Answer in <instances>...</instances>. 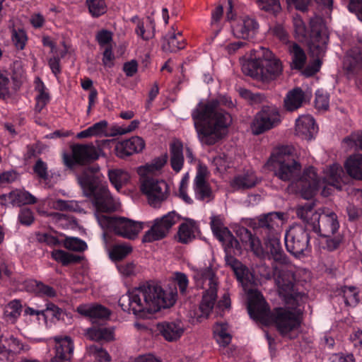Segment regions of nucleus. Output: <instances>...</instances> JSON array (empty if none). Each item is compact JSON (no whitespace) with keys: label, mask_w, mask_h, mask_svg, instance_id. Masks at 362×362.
<instances>
[{"label":"nucleus","mask_w":362,"mask_h":362,"mask_svg":"<svg viewBox=\"0 0 362 362\" xmlns=\"http://www.w3.org/2000/svg\"><path fill=\"white\" fill-rule=\"evenodd\" d=\"M2 204H11L13 206H21L22 205L33 204L37 201L35 197L25 189H14L8 194H1L0 196Z\"/></svg>","instance_id":"obj_22"},{"label":"nucleus","mask_w":362,"mask_h":362,"mask_svg":"<svg viewBox=\"0 0 362 362\" xmlns=\"http://www.w3.org/2000/svg\"><path fill=\"white\" fill-rule=\"evenodd\" d=\"M9 78L4 74L0 73V98L5 99L9 97Z\"/></svg>","instance_id":"obj_62"},{"label":"nucleus","mask_w":362,"mask_h":362,"mask_svg":"<svg viewBox=\"0 0 362 362\" xmlns=\"http://www.w3.org/2000/svg\"><path fill=\"white\" fill-rule=\"evenodd\" d=\"M344 69L348 74H354L362 68V49L354 47L347 52L343 62Z\"/></svg>","instance_id":"obj_25"},{"label":"nucleus","mask_w":362,"mask_h":362,"mask_svg":"<svg viewBox=\"0 0 362 362\" xmlns=\"http://www.w3.org/2000/svg\"><path fill=\"white\" fill-rule=\"evenodd\" d=\"M214 336L217 343L226 346L231 341V335L228 331V325L226 322H217L214 326Z\"/></svg>","instance_id":"obj_36"},{"label":"nucleus","mask_w":362,"mask_h":362,"mask_svg":"<svg viewBox=\"0 0 362 362\" xmlns=\"http://www.w3.org/2000/svg\"><path fill=\"white\" fill-rule=\"evenodd\" d=\"M283 223V214L280 213H269L259 220V225L262 227L274 229L279 227Z\"/></svg>","instance_id":"obj_44"},{"label":"nucleus","mask_w":362,"mask_h":362,"mask_svg":"<svg viewBox=\"0 0 362 362\" xmlns=\"http://www.w3.org/2000/svg\"><path fill=\"white\" fill-rule=\"evenodd\" d=\"M297 216L315 233L325 238L324 247L327 250L333 251L341 243L343 236L337 234L340 225L334 212L325 209L315 211L311 204H305L298 206Z\"/></svg>","instance_id":"obj_6"},{"label":"nucleus","mask_w":362,"mask_h":362,"mask_svg":"<svg viewBox=\"0 0 362 362\" xmlns=\"http://www.w3.org/2000/svg\"><path fill=\"white\" fill-rule=\"evenodd\" d=\"M208 175L207 168L199 164L193 183L195 197L197 199L209 202L213 199L212 189L206 181Z\"/></svg>","instance_id":"obj_20"},{"label":"nucleus","mask_w":362,"mask_h":362,"mask_svg":"<svg viewBox=\"0 0 362 362\" xmlns=\"http://www.w3.org/2000/svg\"><path fill=\"white\" fill-rule=\"evenodd\" d=\"M315 107L318 110H327L329 107L328 95L321 90H317L315 93Z\"/></svg>","instance_id":"obj_58"},{"label":"nucleus","mask_w":362,"mask_h":362,"mask_svg":"<svg viewBox=\"0 0 362 362\" xmlns=\"http://www.w3.org/2000/svg\"><path fill=\"white\" fill-rule=\"evenodd\" d=\"M288 51L291 57L290 63L291 69L302 70L307 61V57L303 49L296 42H292L288 45Z\"/></svg>","instance_id":"obj_30"},{"label":"nucleus","mask_w":362,"mask_h":362,"mask_svg":"<svg viewBox=\"0 0 362 362\" xmlns=\"http://www.w3.org/2000/svg\"><path fill=\"white\" fill-rule=\"evenodd\" d=\"M221 105L230 107L233 103L225 98L211 100L206 103H199L192 112L194 127L203 144L213 145L216 143L232 122L230 115L221 109Z\"/></svg>","instance_id":"obj_3"},{"label":"nucleus","mask_w":362,"mask_h":362,"mask_svg":"<svg viewBox=\"0 0 362 362\" xmlns=\"http://www.w3.org/2000/svg\"><path fill=\"white\" fill-rule=\"evenodd\" d=\"M185 156L187 158H192L193 154L192 150L186 146ZM184 146L182 143L178 139H173L170 144V158H184L185 154L183 153Z\"/></svg>","instance_id":"obj_41"},{"label":"nucleus","mask_w":362,"mask_h":362,"mask_svg":"<svg viewBox=\"0 0 362 362\" xmlns=\"http://www.w3.org/2000/svg\"><path fill=\"white\" fill-rule=\"evenodd\" d=\"M285 244L289 252L300 257L309 249L308 233L303 226L293 225L285 234Z\"/></svg>","instance_id":"obj_16"},{"label":"nucleus","mask_w":362,"mask_h":362,"mask_svg":"<svg viewBox=\"0 0 362 362\" xmlns=\"http://www.w3.org/2000/svg\"><path fill=\"white\" fill-rule=\"evenodd\" d=\"M49 344H54L55 355L52 362H65L70 361L74 352V342L67 335H57L47 340Z\"/></svg>","instance_id":"obj_19"},{"label":"nucleus","mask_w":362,"mask_h":362,"mask_svg":"<svg viewBox=\"0 0 362 362\" xmlns=\"http://www.w3.org/2000/svg\"><path fill=\"white\" fill-rule=\"evenodd\" d=\"M103 240L109 257L113 261L121 260L132 252L131 246L127 244L115 245L111 249H108L107 238L105 233L103 234Z\"/></svg>","instance_id":"obj_34"},{"label":"nucleus","mask_w":362,"mask_h":362,"mask_svg":"<svg viewBox=\"0 0 362 362\" xmlns=\"http://www.w3.org/2000/svg\"><path fill=\"white\" fill-rule=\"evenodd\" d=\"M211 228L214 235L222 243L225 252H228L230 247L234 248L235 253L240 252V243L230 231L223 226V219L220 216L211 217Z\"/></svg>","instance_id":"obj_18"},{"label":"nucleus","mask_w":362,"mask_h":362,"mask_svg":"<svg viewBox=\"0 0 362 362\" xmlns=\"http://www.w3.org/2000/svg\"><path fill=\"white\" fill-rule=\"evenodd\" d=\"M256 3L259 9L274 15L281 11L279 0H257Z\"/></svg>","instance_id":"obj_48"},{"label":"nucleus","mask_w":362,"mask_h":362,"mask_svg":"<svg viewBox=\"0 0 362 362\" xmlns=\"http://www.w3.org/2000/svg\"><path fill=\"white\" fill-rule=\"evenodd\" d=\"M225 253L226 264L232 268L247 294V310L250 317L267 322L269 317L267 309V303L260 292L253 287V284H255L254 276L247 268L233 257V255H240L242 251L240 250V253H235L234 248L230 247L228 252Z\"/></svg>","instance_id":"obj_8"},{"label":"nucleus","mask_w":362,"mask_h":362,"mask_svg":"<svg viewBox=\"0 0 362 362\" xmlns=\"http://www.w3.org/2000/svg\"><path fill=\"white\" fill-rule=\"evenodd\" d=\"M86 337L91 341H110L115 339V328L113 327H93L85 330Z\"/></svg>","instance_id":"obj_28"},{"label":"nucleus","mask_w":362,"mask_h":362,"mask_svg":"<svg viewBox=\"0 0 362 362\" xmlns=\"http://www.w3.org/2000/svg\"><path fill=\"white\" fill-rule=\"evenodd\" d=\"M76 310L93 322L98 320H107L111 315V311L107 308L98 303L82 304L77 307Z\"/></svg>","instance_id":"obj_23"},{"label":"nucleus","mask_w":362,"mask_h":362,"mask_svg":"<svg viewBox=\"0 0 362 362\" xmlns=\"http://www.w3.org/2000/svg\"><path fill=\"white\" fill-rule=\"evenodd\" d=\"M114 145V151L117 157L130 156L144 148L145 141L140 136H132L129 139L115 143L110 140L95 141L94 143L75 144L71 146V158H99L107 157L109 145ZM63 158H71L64 153Z\"/></svg>","instance_id":"obj_7"},{"label":"nucleus","mask_w":362,"mask_h":362,"mask_svg":"<svg viewBox=\"0 0 362 362\" xmlns=\"http://www.w3.org/2000/svg\"><path fill=\"white\" fill-rule=\"evenodd\" d=\"M64 164L77 174L78 182L83 194L91 199L100 226L123 238L135 239L144 228L145 223L123 216L110 217L102 214L117 210L120 207V202L111 196L104 182V176L94 160H64Z\"/></svg>","instance_id":"obj_1"},{"label":"nucleus","mask_w":362,"mask_h":362,"mask_svg":"<svg viewBox=\"0 0 362 362\" xmlns=\"http://www.w3.org/2000/svg\"><path fill=\"white\" fill-rule=\"evenodd\" d=\"M176 288L165 291L156 284H148L136 288L119 299V305L125 311H131L139 317H148L162 308L175 303Z\"/></svg>","instance_id":"obj_2"},{"label":"nucleus","mask_w":362,"mask_h":362,"mask_svg":"<svg viewBox=\"0 0 362 362\" xmlns=\"http://www.w3.org/2000/svg\"><path fill=\"white\" fill-rule=\"evenodd\" d=\"M27 40V35L23 29H13L12 41L16 48L23 49Z\"/></svg>","instance_id":"obj_55"},{"label":"nucleus","mask_w":362,"mask_h":362,"mask_svg":"<svg viewBox=\"0 0 362 362\" xmlns=\"http://www.w3.org/2000/svg\"><path fill=\"white\" fill-rule=\"evenodd\" d=\"M342 146L346 151L354 149L362 151V132H354L342 140Z\"/></svg>","instance_id":"obj_39"},{"label":"nucleus","mask_w":362,"mask_h":362,"mask_svg":"<svg viewBox=\"0 0 362 362\" xmlns=\"http://www.w3.org/2000/svg\"><path fill=\"white\" fill-rule=\"evenodd\" d=\"M346 180L342 168L336 163L326 170L322 180L318 177L313 167H308L304 170L300 180L302 185L300 193L304 199H308L315 194L324 182H327L328 185L337 189H341L342 185L346 182Z\"/></svg>","instance_id":"obj_12"},{"label":"nucleus","mask_w":362,"mask_h":362,"mask_svg":"<svg viewBox=\"0 0 362 362\" xmlns=\"http://www.w3.org/2000/svg\"><path fill=\"white\" fill-rule=\"evenodd\" d=\"M64 245L66 248L76 252H83L87 249L86 242L75 237H66Z\"/></svg>","instance_id":"obj_52"},{"label":"nucleus","mask_w":362,"mask_h":362,"mask_svg":"<svg viewBox=\"0 0 362 362\" xmlns=\"http://www.w3.org/2000/svg\"><path fill=\"white\" fill-rule=\"evenodd\" d=\"M257 183V179L253 171L237 176L233 180L231 185L234 189H240L254 187Z\"/></svg>","instance_id":"obj_35"},{"label":"nucleus","mask_w":362,"mask_h":362,"mask_svg":"<svg viewBox=\"0 0 362 362\" xmlns=\"http://www.w3.org/2000/svg\"><path fill=\"white\" fill-rule=\"evenodd\" d=\"M294 288L295 284H292L291 291L285 293H281L278 289L279 296L285 303V308H278L274 313H271L267 304L269 317L267 322L261 320H253L265 325L274 322L282 336L289 339L296 337L300 332L304 305L307 302L308 297L304 293L296 291Z\"/></svg>","instance_id":"obj_4"},{"label":"nucleus","mask_w":362,"mask_h":362,"mask_svg":"<svg viewBox=\"0 0 362 362\" xmlns=\"http://www.w3.org/2000/svg\"><path fill=\"white\" fill-rule=\"evenodd\" d=\"M165 164V160H153L137 169L140 176V189L153 206L165 200L170 194L169 185L165 180L150 177L159 173Z\"/></svg>","instance_id":"obj_11"},{"label":"nucleus","mask_w":362,"mask_h":362,"mask_svg":"<svg viewBox=\"0 0 362 362\" xmlns=\"http://www.w3.org/2000/svg\"><path fill=\"white\" fill-rule=\"evenodd\" d=\"M344 303L349 306H355L359 301V291L355 286H344L341 289Z\"/></svg>","instance_id":"obj_45"},{"label":"nucleus","mask_w":362,"mask_h":362,"mask_svg":"<svg viewBox=\"0 0 362 362\" xmlns=\"http://www.w3.org/2000/svg\"><path fill=\"white\" fill-rule=\"evenodd\" d=\"M179 220L180 216L175 211H170L160 218L154 219L152 222L146 223L150 228L144 235L143 242L152 243L164 238Z\"/></svg>","instance_id":"obj_15"},{"label":"nucleus","mask_w":362,"mask_h":362,"mask_svg":"<svg viewBox=\"0 0 362 362\" xmlns=\"http://www.w3.org/2000/svg\"><path fill=\"white\" fill-rule=\"evenodd\" d=\"M35 83V90L38 92V95L36 97L35 110L40 112L49 102V95L45 91V86L40 78H36Z\"/></svg>","instance_id":"obj_38"},{"label":"nucleus","mask_w":362,"mask_h":362,"mask_svg":"<svg viewBox=\"0 0 362 362\" xmlns=\"http://www.w3.org/2000/svg\"><path fill=\"white\" fill-rule=\"evenodd\" d=\"M108 177L110 183L117 192L131 181L130 174L122 169H111L108 170Z\"/></svg>","instance_id":"obj_32"},{"label":"nucleus","mask_w":362,"mask_h":362,"mask_svg":"<svg viewBox=\"0 0 362 362\" xmlns=\"http://www.w3.org/2000/svg\"><path fill=\"white\" fill-rule=\"evenodd\" d=\"M199 226L192 219H186L179 227L177 232L178 241L182 243H188L199 235Z\"/></svg>","instance_id":"obj_29"},{"label":"nucleus","mask_w":362,"mask_h":362,"mask_svg":"<svg viewBox=\"0 0 362 362\" xmlns=\"http://www.w3.org/2000/svg\"><path fill=\"white\" fill-rule=\"evenodd\" d=\"M45 206L49 209L58 210H74L78 211V204L75 201H64L62 199H56L52 196L41 201L37 207V211L41 216L47 217L49 223L62 228L69 226V220L63 214L58 212L49 213L45 209Z\"/></svg>","instance_id":"obj_13"},{"label":"nucleus","mask_w":362,"mask_h":362,"mask_svg":"<svg viewBox=\"0 0 362 362\" xmlns=\"http://www.w3.org/2000/svg\"><path fill=\"white\" fill-rule=\"evenodd\" d=\"M270 33L282 42L288 41V33L281 24H276L269 30Z\"/></svg>","instance_id":"obj_63"},{"label":"nucleus","mask_w":362,"mask_h":362,"mask_svg":"<svg viewBox=\"0 0 362 362\" xmlns=\"http://www.w3.org/2000/svg\"><path fill=\"white\" fill-rule=\"evenodd\" d=\"M21 303L18 300L11 301L5 308L4 319L11 323H13L20 316L21 312Z\"/></svg>","instance_id":"obj_42"},{"label":"nucleus","mask_w":362,"mask_h":362,"mask_svg":"<svg viewBox=\"0 0 362 362\" xmlns=\"http://www.w3.org/2000/svg\"><path fill=\"white\" fill-rule=\"evenodd\" d=\"M242 71L247 76L269 82L282 74L283 64L269 49L259 47L252 50L250 59L243 62Z\"/></svg>","instance_id":"obj_9"},{"label":"nucleus","mask_w":362,"mask_h":362,"mask_svg":"<svg viewBox=\"0 0 362 362\" xmlns=\"http://www.w3.org/2000/svg\"><path fill=\"white\" fill-rule=\"evenodd\" d=\"M13 352H19L24 349L23 344L17 338L11 336L7 338H0V353L6 350Z\"/></svg>","instance_id":"obj_43"},{"label":"nucleus","mask_w":362,"mask_h":362,"mask_svg":"<svg viewBox=\"0 0 362 362\" xmlns=\"http://www.w3.org/2000/svg\"><path fill=\"white\" fill-rule=\"evenodd\" d=\"M20 289L34 293L41 297L50 298L56 296V291L52 287L33 279L24 281Z\"/></svg>","instance_id":"obj_27"},{"label":"nucleus","mask_w":362,"mask_h":362,"mask_svg":"<svg viewBox=\"0 0 362 362\" xmlns=\"http://www.w3.org/2000/svg\"><path fill=\"white\" fill-rule=\"evenodd\" d=\"M118 272L123 276H132L140 272L139 267L134 262L120 264L117 266Z\"/></svg>","instance_id":"obj_56"},{"label":"nucleus","mask_w":362,"mask_h":362,"mask_svg":"<svg viewBox=\"0 0 362 362\" xmlns=\"http://www.w3.org/2000/svg\"><path fill=\"white\" fill-rule=\"evenodd\" d=\"M310 34L308 41L310 54L313 57L321 59L327 51L329 36L324 20L315 16L310 21Z\"/></svg>","instance_id":"obj_14"},{"label":"nucleus","mask_w":362,"mask_h":362,"mask_svg":"<svg viewBox=\"0 0 362 362\" xmlns=\"http://www.w3.org/2000/svg\"><path fill=\"white\" fill-rule=\"evenodd\" d=\"M52 257L58 262L64 265H67L72 262H76L78 258L74 255H71L64 250H57L52 252Z\"/></svg>","instance_id":"obj_51"},{"label":"nucleus","mask_w":362,"mask_h":362,"mask_svg":"<svg viewBox=\"0 0 362 362\" xmlns=\"http://www.w3.org/2000/svg\"><path fill=\"white\" fill-rule=\"evenodd\" d=\"M269 164L276 168V175L282 180L295 177L300 171V164L296 160H269Z\"/></svg>","instance_id":"obj_21"},{"label":"nucleus","mask_w":362,"mask_h":362,"mask_svg":"<svg viewBox=\"0 0 362 362\" xmlns=\"http://www.w3.org/2000/svg\"><path fill=\"white\" fill-rule=\"evenodd\" d=\"M177 36H181V33L175 34L174 32L169 33L163 37V40L166 42L163 44L162 49L165 52H175L184 48L183 42L177 40Z\"/></svg>","instance_id":"obj_40"},{"label":"nucleus","mask_w":362,"mask_h":362,"mask_svg":"<svg viewBox=\"0 0 362 362\" xmlns=\"http://www.w3.org/2000/svg\"><path fill=\"white\" fill-rule=\"evenodd\" d=\"M62 315V310L52 303H47L46 308L42 309V320L45 324L48 325V320H59Z\"/></svg>","instance_id":"obj_49"},{"label":"nucleus","mask_w":362,"mask_h":362,"mask_svg":"<svg viewBox=\"0 0 362 362\" xmlns=\"http://www.w3.org/2000/svg\"><path fill=\"white\" fill-rule=\"evenodd\" d=\"M243 232L245 235V238L247 240H244L246 243H248L250 248L254 252V253L260 257H264L265 255V252L261 245L260 240L259 238L253 236L248 230L243 228Z\"/></svg>","instance_id":"obj_47"},{"label":"nucleus","mask_w":362,"mask_h":362,"mask_svg":"<svg viewBox=\"0 0 362 362\" xmlns=\"http://www.w3.org/2000/svg\"><path fill=\"white\" fill-rule=\"evenodd\" d=\"M344 167L350 177L362 180V160H346Z\"/></svg>","instance_id":"obj_46"},{"label":"nucleus","mask_w":362,"mask_h":362,"mask_svg":"<svg viewBox=\"0 0 362 362\" xmlns=\"http://www.w3.org/2000/svg\"><path fill=\"white\" fill-rule=\"evenodd\" d=\"M27 148V154L29 158L37 157L39 156L43 155L45 151H48V146L40 141H37L33 145H28Z\"/></svg>","instance_id":"obj_57"},{"label":"nucleus","mask_w":362,"mask_h":362,"mask_svg":"<svg viewBox=\"0 0 362 362\" xmlns=\"http://www.w3.org/2000/svg\"><path fill=\"white\" fill-rule=\"evenodd\" d=\"M173 279L179 286L180 292L185 293L189 284L187 276L183 273L177 272L174 274Z\"/></svg>","instance_id":"obj_64"},{"label":"nucleus","mask_w":362,"mask_h":362,"mask_svg":"<svg viewBox=\"0 0 362 362\" xmlns=\"http://www.w3.org/2000/svg\"><path fill=\"white\" fill-rule=\"evenodd\" d=\"M305 101V93L300 88H296L289 91L284 99V107L290 112L300 107Z\"/></svg>","instance_id":"obj_31"},{"label":"nucleus","mask_w":362,"mask_h":362,"mask_svg":"<svg viewBox=\"0 0 362 362\" xmlns=\"http://www.w3.org/2000/svg\"><path fill=\"white\" fill-rule=\"evenodd\" d=\"M189 267L196 286L204 290L199 309L190 313L192 322L194 323L206 319L211 313L216 299L218 279L210 266Z\"/></svg>","instance_id":"obj_10"},{"label":"nucleus","mask_w":362,"mask_h":362,"mask_svg":"<svg viewBox=\"0 0 362 362\" xmlns=\"http://www.w3.org/2000/svg\"><path fill=\"white\" fill-rule=\"evenodd\" d=\"M188 175L187 174L181 180L180 184L179 195L180 198L187 204H192V199L187 194Z\"/></svg>","instance_id":"obj_59"},{"label":"nucleus","mask_w":362,"mask_h":362,"mask_svg":"<svg viewBox=\"0 0 362 362\" xmlns=\"http://www.w3.org/2000/svg\"><path fill=\"white\" fill-rule=\"evenodd\" d=\"M87 4L90 13L94 17H98L106 11V5L104 0H88Z\"/></svg>","instance_id":"obj_54"},{"label":"nucleus","mask_w":362,"mask_h":362,"mask_svg":"<svg viewBox=\"0 0 362 362\" xmlns=\"http://www.w3.org/2000/svg\"><path fill=\"white\" fill-rule=\"evenodd\" d=\"M88 353L99 362H110L111 356L100 346L91 345L87 348Z\"/></svg>","instance_id":"obj_50"},{"label":"nucleus","mask_w":362,"mask_h":362,"mask_svg":"<svg viewBox=\"0 0 362 362\" xmlns=\"http://www.w3.org/2000/svg\"><path fill=\"white\" fill-rule=\"evenodd\" d=\"M266 252L273 259V274L277 288L281 293L291 291L292 284L306 281L310 276L308 270L290 264L280 244L277 235L269 238L266 242Z\"/></svg>","instance_id":"obj_5"},{"label":"nucleus","mask_w":362,"mask_h":362,"mask_svg":"<svg viewBox=\"0 0 362 362\" xmlns=\"http://www.w3.org/2000/svg\"><path fill=\"white\" fill-rule=\"evenodd\" d=\"M301 153L292 145H279L274 147L269 158L284 157H300Z\"/></svg>","instance_id":"obj_37"},{"label":"nucleus","mask_w":362,"mask_h":362,"mask_svg":"<svg viewBox=\"0 0 362 362\" xmlns=\"http://www.w3.org/2000/svg\"><path fill=\"white\" fill-rule=\"evenodd\" d=\"M18 220L21 224L29 226L34 221V216L33 211L27 208L21 210L18 214Z\"/></svg>","instance_id":"obj_61"},{"label":"nucleus","mask_w":362,"mask_h":362,"mask_svg":"<svg viewBox=\"0 0 362 362\" xmlns=\"http://www.w3.org/2000/svg\"><path fill=\"white\" fill-rule=\"evenodd\" d=\"M185 327L180 321L163 322L159 325V331L165 340L173 341L183 334Z\"/></svg>","instance_id":"obj_26"},{"label":"nucleus","mask_w":362,"mask_h":362,"mask_svg":"<svg viewBox=\"0 0 362 362\" xmlns=\"http://www.w3.org/2000/svg\"><path fill=\"white\" fill-rule=\"evenodd\" d=\"M149 20L150 25L151 26V30H146L144 26V23L141 21L137 22V28L136 29V33L138 35L141 36V38L144 40H148L154 37L155 35V23L153 19L150 17H148Z\"/></svg>","instance_id":"obj_53"},{"label":"nucleus","mask_w":362,"mask_h":362,"mask_svg":"<svg viewBox=\"0 0 362 362\" xmlns=\"http://www.w3.org/2000/svg\"><path fill=\"white\" fill-rule=\"evenodd\" d=\"M322 61L320 59H315L311 64H308L304 69H302V74L306 77H310L315 74L320 68Z\"/></svg>","instance_id":"obj_60"},{"label":"nucleus","mask_w":362,"mask_h":362,"mask_svg":"<svg viewBox=\"0 0 362 362\" xmlns=\"http://www.w3.org/2000/svg\"><path fill=\"white\" fill-rule=\"evenodd\" d=\"M280 122V115L277 110L264 106L255 116L251 124L252 132L255 135L261 134L277 126Z\"/></svg>","instance_id":"obj_17"},{"label":"nucleus","mask_w":362,"mask_h":362,"mask_svg":"<svg viewBox=\"0 0 362 362\" xmlns=\"http://www.w3.org/2000/svg\"><path fill=\"white\" fill-rule=\"evenodd\" d=\"M259 28L257 22L252 18L245 17L238 26V37L243 39L252 38Z\"/></svg>","instance_id":"obj_33"},{"label":"nucleus","mask_w":362,"mask_h":362,"mask_svg":"<svg viewBox=\"0 0 362 362\" xmlns=\"http://www.w3.org/2000/svg\"><path fill=\"white\" fill-rule=\"evenodd\" d=\"M317 127L310 115H302L296 119V133L305 140H310L317 133Z\"/></svg>","instance_id":"obj_24"}]
</instances>
